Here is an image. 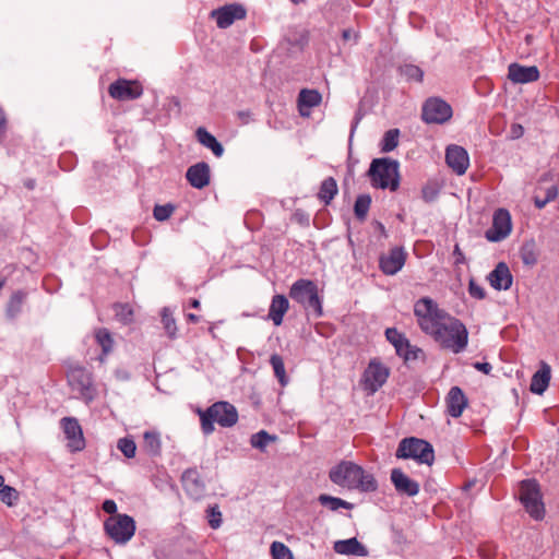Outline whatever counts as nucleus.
I'll list each match as a JSON object with an SVG mask.
<instances>
[{
	"label": "nucleus",
	"instance_id": "nucleus-47",
	"mask_svg": "<svg viewBox=\"0 0 559 559\" xmlns=\"http://www.w3.org/2000/svg\"><path fill=\"white\" fill-rule=\"evenodd\" d=\"M206 519L210 527L213 530H217L222 525V512L217 504L207 508Z\"/></svg>",
	"mask_w": 559,
	"mask_h": 559
},
{
	"label": "nucleus",
	"instance_id": "nucleus-43",
	"mask_svg": "<svg viewBox=\"0 0 559 559\" xmlns=\"http://www.w3.org/2000/svg\"><path fill=\"white\" fill-rule=\"evenodd\" d=\"M117 448L127 459H133L136 453V444L131 437L120 438L117 442Z\"/></svg>",
	"mask_w": 559,
	"mask_h": 559
},
{
	"label": "nucleus",
	"instance_id": "nucleus-53",
	"mask_svg": "<svg viewBox=\"0 0 559 559\" xmlns=\"http://www.w3.org/2000/svg\"><path fill=\"white\" fill-rule=\"evenodd\" d=\"M392 543L397 547L404 548L408 545V539L402 530L392 528Z\"/></svg>",
	"mask_w": 559,
	"mask_h": 559
},
{
	"label": "nucleus",
	"instance_id": "nucleus-24",
	"mask_svg": "<svg viewBox=\"0 0 559 559\" xmlns=\"http://www.w3.org/2000/svg\"><path fill=\"white\" fill-rule=\"evenodd\" d=\"M333 549L336 554L346 556L367 557L369 555L368 548L356 537L336 540Z\"/></svg>",
	"mask_w": 559,
	"mask_h": 559
},
{
	"label": "nucleus",
	"instance_id": "nucleus-35",
	"mask_svg": "<svg viewBox=\"0 0 559 559\" xmlns=\"http://www.w3.org/2000/svg\"><path fill=\"white\" fill-rule=\"evenodd\" d=\"M356 489L361 492H374L378 489V481L371 473L361 467V475H358Z\"/></svg>",
	"mask_w": 559,
	"mask_h": 559
},
{
	"label": "nucleus",
	"instance_id": "nucleus-6",
	"mask_svg": "<svg viewBox=\"0 0 559 559\" xmlns=\"http://www.w3.org/2000/svg\"><path fill=\"white\" fill-rule=\"evenodd\" d=\"M519 499L530 516L540 521L545 516V507L540 487L536 479L528 478L520 483Z\"/></svg>",
	"mask_w": 559,
	"mask_h": 559
},
{
	"label": "nucleus",
	"instance_id": "nucleus-48",
	"mask_svg": "<svg viewBox=\"0 0 559 559\" xmlns=\"http://www.w3.org/2000/svg\"><path fill=\"white\" fill-rule=\"evenodd\" d=\"M0 500L8 507H13L19 500V492L11 486H5L0 489Z\"/></svg>",
	"mask_w": 559,
	"mask_h": 559
},
{
	"label": "nucleus",
	"instance_id": "nucleus-34",
	"mask_svg": "<svg viewBox=\"0 0 559 559\" xmlns=\"http://www.w3.org/2000/svg\"><path fill=\"white\" fill-rule=\"evenodd\" d=\"M371 197L368 193L359 194L356 198L354 203V214L358 221L362 222L366 219L371 205Z\"/></svg>",
	"mask_w": 559,
	"mask_h": 559
},
{
	"label": "nucleus",
	"instance_id": "nucleus-57",
	"mask_svg": "<svg viewBox=\"0 0 559 559\" xmlns=\"http://www.w3.org/2000/svg\"><path fill=\"white\" fill-rule=\"evenodd\" d=\"M510 133L512 139H520L524 134V128L519 123H513Z\"/></svg>",
	"mask_w": 559,
	"mask_h": 559
},
{
	"label": "nucleus",
	"instance_id": "nucleus-60",
	"mask_svg": "<svg viewBox=\"0 0 559 559\" xmlns=\"http://www.w3.org/2000/svg\"><path fill=\"white\" fill-rule=\"evenodd\" d=\"M374 228L376 230L379 231V234L383 237V238H386L388 237V233H386V229H385V226L379 222V221H376L374 222Z\"/></svg>",
	"mask_w": 559,
	"mask_h": 559
},
{
	"label": "nucleus",
	"instance_id": "nucleus-27",
	"mask_svg": "<svg viewBox=\"0 0 559 559\" xmlns=\"http://www.w3.org/2000/svg\"><path fill=\"white\" fill-rule=\"evenodd\" d=\"M198 142L212 151L214 156L222 157L224 154L223 144L204 127H199L195 131Z\"/></svg>",
	"mask_w": 559,
	"mask_h": 559
},
{
	"label": "nucleus",
	"instance_id": "nucleus-49",
	"mask_svg": "<svg viewBox=\"0 0 559 559\" xmlns=\"http://www.w3.org/2000/svg\"><path fill=\"white\" fill-rule=\"evenodd\" d=\"M175 211V206L171 203H166L163 205H155L153 210V216L158 222H164L168 219Z\"/></svg>",
	"mask_w": 559,
	"mask_h": 559
},
{
	"label": "nucleus",
	"instance_id": "nucleus-42",
	"mask_svg": "<svg viewBox=\"0 0 559 559\" xmlns=\"http://www.w3.org/2000/svg\"><path fill=\"white\" fill-rule=\"evenodd\" d=\"M272 559H294L293 552L288 546L282 542H273L271 544Z\"/></svg>",
	"mask_w": 559,
	"mask_h": 559
},
{
	"label": "nucleus",
	"instance_id": "nucleus-23",
	"mask_svg": "<svg viewBox=\"0 0 559 559\" xmlns=\"http://www.w3.org/2000/svg\"><path fill=\"white\" fill-rule=\"evenodd\" d=\"M447 413L453 417L459 418L465 407L467 406V397L460 386H452L445 397Z\"/></svg>",
	"mask_w": 559,
	"mask_h": 559
},
{
	"label": "nucleus",
	"instance_id": "nucleus-9",
	"mask_svg": "<svg viewBox=\"0 0 559 559\" xmlns=\"http://www.w3.org/2000/svg\"><path fill=\"white\" fill-rule=\"evenodd\" d=\"M69 385L78 391L80 396L90 403L96 397V389L93 384L92 373L84 367H71L67 374Z\"/></svg>",
	"mask_w": 559,
	"mask_h": 559
},
{
	"label": "nucleus",
	"instance_id": "nucleus-51",
	"mask_svg": "<svg viewBox=\"0 0 559 559\" xmlns=\"http://www.w3.org/2000/svg\"><path fill=\"white\" fill-rule=\"evenodd\" d=\"M468 294L471 297L483 300L486 298V290L483 286L477 284V282L474 278H471L468 282Z\"/></svg>",
	"mask_w": 559,
	"mask_h": 559
},
{
	"label": "nucleus",
	"instance_id": "nucleus-22",
	"mask_svg": "<svg viewBox=\"0 0 559 559\" xmlns=\"http://www.w3.org/2000/svg\"><path fill=\"white\" fill-rule=\"evenodd\" d=\"M490 286L496 290H508L513 283V276L506 262H499L487 276Z\"/></svg>",
	"mask_w": 559,
	"mask_h": 559
},
{
	"label": "nucleus",
	"instance_id": "nucleus-38",
	"mask_svg": "<svg viewBox=\"0 0 559 559\" xmlns=\"http://www.w3.org/2000/svg\"><path fill=\"white\" fill-rule=\"evenodd\" d=\"M399 72L402 76H404L407 81H414L417 83H421L424 80V71L420 67L412 63L403 64L399 68Z\"/></svg>",
	"mask_w": 559,
	"mask_h": 559
},
{
	"label": "nucleus",
	"instance_id": "nucleus-40",
	"mask_svg": "<svg viewBox=\"0 0 559 559\" xmlns=\"http://www.w3.org/2000/svg\"><path fill=\"white\" fill-rule=\"evenodd\" d=\"M276 439V436L270 435L265 430H260L253 433L250 438V444L252 448L260 451H264L267 444Z\"/></svg>",
	"mask_w": 559,
	"mask_h": 559
},
{
	"label": "nucleus",
	"instance_id": "nucleus-7",
	"mask_svg": "<svg viewBox=\"0 0 559 559\" xmlns=\"http://www.w3.org/2000/svg\"><path fill=\"white\" fill-rule=\"evenodd\" d=\"M136 523L126 513L109 516L104 521L105 534L117 545H126L134 536Z\"/></svg>",
	"mask_w": 559,
	"mask_h": 559
},
{
	"label": "nucleus",
	"instance_id": "nucleus-52",
	"mask_svg": "<svg viewBox=\"0 0 559 559\" xmlns=\"http://www.w3.org/2000/svg\"><path fill=\"white\" fill-rule=\"evenodd\" d=\"M362 117H364V114H362L361 109L359 108L355 112L354 119H353V121L350 123V130H349V136H348V148L349 150L352 148L353 139H354L355 132H356V130L358 128V124L361 121Z\"/></svg>",
	"mask_w": 559,
	"mask_h": 559
},
{
	"label": "nucleus",
	"instance_id": "nucleus-14",
	"mask_svg": "<svg viewBox=\"0 0 559 559\" xmlns=\"http://www.w3.org/2000/svg\"><path fill=\"white\" fill-rule=\"evenodd\" d=\"M406 258L407 252L403 247H394L388 253L380 255L379 269L385 275H395L405 265Z\"/></svg>",
	"mask_w": 559,
	"mask_h": 559
},
{
	"label": "nucleus",
	"instance_id": "nucleus-55",
	"mask_svg": "<svg viewBox=\"0 0 559 559\" xmlns=\"http://www.w3.org/2000/svg\"><path fill=\"white\" fill-rule=\"evenodd\" d=\"M102 509L105 513L109 514V516H114L116 514H119L117 512V503L115 500L112 499H106L104 500V502L102 503Z\"/></svg>",
	"mask_w": 559,
	"mask_h": 559
},
{
	"label": "nucleus",
	"instance_id": "nucleus-10",
	"mask_svg": "<svg viewBox=\"0 0 559 559\" xmlns=\"http://www.w3.org/2000/svg\"><path fill=\"white\" fill-rule=\"evenodd\" d=\"M358 475H361V466L350 461H342L329 472L333 484L349 489H356Z\"/></svg>",
	"mask_w": 559,
	"mask_h": 559
},
{
	"label": "nucleus",
	"instance_id": "nucleus-29",
	"mask_svg": "<svg viewBox=\"0 0 559 559\" xmlns=\"http://www.w3.org/2000/svg\"><path fill=\"white\" fill-rule=\"evenodd\" d=\"M26 298L27 292L23 289H17L10 296L5 307V316L10 320H14L20 316Z\"/></svg>",
	"mask_w": 559,
	"mask_h": 559
},
{
	"label": "nucleus",
	"instance_id": "nucleus-15",
	"mask_svg": "<svg viewBox=\"0 0 559 559\" xmlns=\"http://www.w3.org/2000/svg\"><path fill=\"white\" fill-rule=\"evenodd\" d=\"M108 93L118 100H133L143 94V87L136 81L118 79L109 85Z\"/></svg>",
	"mask_w": 559,
	"mask_h": 559
},
{
	"label": "nucleus",
	"instance_id": "nucleus-3",
	"mask_svg": "<svg viewBox=\"0 0 559 559\" xmlns=\"http://www.w3.org/2000/svg\"><path fill=\"white\" fill-rule=\"evenodd\" d=\"M289 297L299 304L304 310L316 318L323 316L322 298L319 296L318 285L307 278H299L289 288Z\"/></svg>",
	"mask_w": 559,
	"mask_h": 559
},
{
	"label": "nucleus",
	"instance_id": "nucleus-16",
	"mask_svg": "<svg viewBox=\"0 0 559 559\" xmlns=\"http://www.w3.org/2000/svg\"><path fill=\"white\" fill-rule=\"evenodd\" d=\"M61 425L66 438L68 439V449L70 452H80L85 448V439L79 420L74 417H64Z\"/></svg>",
	"mask_w": 559,
	"mask_h": 559
},
{
	"label": "nucleus",
	"instance_id": "nucleus-36",
	"mask_svg": "<svg viewBox=\"0 0 559 559\" xmlns=\"http://www.w3.org/2000/svg\"><path fill=\"white\" fill-rule=\"evenodd\" d=\"M95 338L97 344L102 347V356L99 358L103 360V356H107L111 352L114 340L106 328L98 329L95 333Z\"/></svg>",
	"mask_w": 559,
	"mask_h": 559
},
{
	"label": "nucleus",
	"instance_id": "nucleus-54",
	"mask_svg": "<svg viewBox=\"0 0 559 559\" xmlns=\"http://www.w3.org/2000/svg\"><path fill=\"white\" fill-rule=\"evenodd\" d=\"M294 221L302 227L310 225V215L302 209H297L293 214Z\"/></svg>",
	"mask_w": 559,
	"mask_h": 559
},
{
	"label": "nucleus",
	"instance_id": "nucleus-19",
	"mask_svg": "<svg viewBox=\"0 0 559 559\" xmlns=\"http://www.w3.org/2000/svg\"><path fill=\"white\" fill-rule=\"evenodd\" d=\"M181 483L185 491L193 499H200L204 496L205 484L201 478L199 471L193 468L186 469L181 475Z\"/></svg>",
	"mask_w": 559,
	"mask_h": 559
},
{
	"label": "nucleus",
	"instance_id": "nucleus-59",
	"mask_svg": "<svg viewBox=\"0 0 559 559\" xmlns=\"http://www.w3.org/2000/svg\"><path fill=\"white\" fill-rule=\"evenodd\" d=\"M474 368L478 371L484 372L485 374H489L490 371L492 370V366L487 361H484V362L477 361L474 364Z\"/></svg>",
	"mask_w": 559,
	"mask_h": 559
},
{
	"label": "nucleus",
	"instance_id": "nucleus-44",
	"mask_svg": "<svg viewBox=\"0 0 559 559\" xmlns=\"http://www.w3.org/2000/svg\"><path fill=\"white\" fill-rule=\"evenodd\" d=\"M520 257L525 265H535L537 263V254L535 252L534 243H524L520 249Z\"/></svg>",
	"mask_w": 559,
	"mask_h": 559
},
{
	"label": "nucleus",
	"instance_id": "nucleus-56",
	"mask_svg": "<svg viewBox=\"0 0 559 559\" xmlns=\"http://www.w3.org/2000/svg\"><path fill=\"white\" fill-rule=\"evenodd\" d=\"M452 254H453V258H454V265L455 266H459L461 264H465L466 263V258H465L464 253L462 252L459 243L454 245Z\"/></svg>",
	"mask_w": 559,
	"mask_h": 559
},
{
	"label": "nucleus",
	"instance_id": "nucleus-1",
	"mask_svg": "<svg viewBox=\"0 0 559 559\" xmlns=\"http://www.w3.org/2000/svg\"><path fill=\"white\" fill-rule=\"evenodd\" d=\"M417 323L426 335L430 336L441 348L453 354L464 352L468 345L466 325L447 310L440 308L430 297H423L414 305Z\"/></svg>",
	"mask_w": 559,
	"mask_h": 559
},
{
	"label": "nucleus",
	"instance_id": "nucleus-41",
	"mask_svg": "<svg viewBox=\"0 0 559 559\" xmlns=\"http://www.w3.org/2000/svg\"><path fill=\"white\" fill-rule=\"evenodd\" d=\"M395 353L399 357L403 358V360L405 362L415 361L425 356L424 350L420 347L411 344L409 341H408L407 347L403 346L401 352H395Z\"/></svg>",
	"mask_w": 559,
	"mask_h": 559
},
{
	"label": "nucleus",
	"instance_id": "nucleus-17",
	"mask_svg": "<svg viewBox=\"0 0 559 559\" xmlns=\"http://www.w3.org/2000/svg\"><path fill=\"white\" fill-rule=\"evenodd\" d=\"M445 162L456 175L462 176L469 166V156L463 146L451 144L445 150Z\"/></svg>",
	"mask_w": 559,
	"mask_h": 559
},
{
	"label": "nucleus",
	"instance_id": "nucleus-12",
	"mask_svg": "<svg viewBox=\"0 0 559 559\" xmlns=\"http://www.w3.org/2000/svg\"><path fill=\"white\" fill-rule=\"evenodd\" d=\"M512 230L511 214L507 209L495 211L492 225L485 231V238L490 242H499L506 239Z\"/></svg>",
	"mask_w": 559,
	"mask_h": 559
},
{
	"label": "nucleus",
	"instance_id": "nucleus-5",
	"mask_svg": "<svg viewBox=\"0 0 559 559\" xmlns=\"http://www.w3.org/2000/svg\"><path fill=\"white\" fill-rule=\"evenodd\" d=\"M395 456L403 460H414L419 464L432 465L435 450L430 442L417 437L403 438L396 449Z\"/></svg>",
	"mask_w": 559,
	"mask_h": 559
},
{
	"label": "nucleus",
	"instance_id": "nucleus-2",
	"mask_svg": "<svg viewBox=\"0 0 559 559\" xmlns=\"http://www.w3.org/2000/svg\"><path fill=\"white\" fill-rule=\"evenodd\" d=\"M367 177L374 189L390 190L400 188V163L390 157L373 158L367 170Z\"/></svg>",
	"mask_w": 559,
	"mask_h": 559
},
{
	"label": "nucleus",
	"instance_id": "nucleus-30",
	"mask_svg": "<svg viewBox=\"0 0 559 559\" xmlns=\"http://www.w3.org/2000/svg\"><path fill=\"white\" fill-rule=\"evenodd\" d=\"M337 191L338 188L336 180L333 177H328L320 185L318 198L325 205H329L337 194Z\"/></svg>",
	"mask_w": 559,
	"mask_h": 559
},
{
	"label": "nucleus",
	"instance_id": "nucleus-4",
	"mask_svg": "<svg viewBox=\"0 0 559 559\" xmlns=\"http://www.w3.org/2000/svg\"><path fill=\"white\" fill-rule=\"evenodd\" d=\"M201 428L209 436L214 431V423L222 427H233L238 421L237 408L229 402L219 401L205 411H199Z\"/></svg>",
	"mask_w": 559,
	"mask_h": 559
},
{
	"label": "nucleus",
	"instance_id": "nucleus-62",
	"mask_svg": "<svg viewBox=\"0 0 559 559\" xmlns=\"http://www.w3.org/2000/svg\"><path fill=\"white\" fill-rule=\"evenodd\" d=\"M187 318H188V320H189V321H191V322H193V323H198V322H199V320H200V318H199L197 314H194V313H189V314L187 316Z\"/></svg>",
	"mask_w": 559,
	"mask_h": 559
},
{
	"label": "nucleus",
	"instance_id": "nucleus-50",
	"mask_svg": "<svg viewBox=\"0 0 559 559\" xmlns=\"http://www.w3.org/2000/svg\"><path fill=\"white\" fill-rule=\"evenodd\" d=\"M116 317L122 323H130L133 320V310L128 304H118L116 306Z\"/></svg>",
	"mask_w": 559,
	"mask_h": 559
},
{
	"label": "nucleus",
	"instance_id": "nucleus-58",
	"mask_svg": "<svg viewBox=\"0 0 559 559\" xmlns=\"http://www.w3.org/2000/svg\"><path fill=\"white\" fill-rule=\"evenodd\" d=\"M558 195V189L556 186H550L545 191V201L551 202L554 201Z\"/></svg>",
	"mask_w": 559,
	"mask_h": 559
},
{
	"label": "nucleus",
	"instance_id": "nucleus-39",
	"mask_svg": "<svg viewBox=\"0 0 559 559\" xmlns=\"http://www.w3.org/2000/svg\"><path fill=\"white\" fill-rule=\"evenodd\" d=\"M270 364L273 368L275 377L278 379L281 385L285 386L288 383V378L285 371V365L282 356L273 354L270 358Z\"/></svg>",
	"mask_w": 559,
	"mask_h": 559
},
{
	"label": "nucleus",
	"instance_id": "nucleus-37",
	"mask_svg": "<svg viewBox=\"0 0 559 559\" xmlns=\"http://www.w3.org/2000/svg\"><path fill=\"white\" fill-rule=\"evenodd\" d=\"M386 341L393 345L395 352H401L403 346H408V338L396 328H388L385 330Z\"/></svg>",
	"mask_w": 559,
	"mask_h": 559
},
{
	"label": "nucleus",
	"instance_id": "nucleus-28",
	"mask_svg": "<svg viewBox=\"0 0 559 559\" xmlns=\"http://www.w3.org/2000/svg\"><path fill=\"white\" fill-rule=\"evenodd\" d=\"M322 95L317 90L302 88L298 95V109L301 116H308L309 112L305 108L310 109L320 105Z\"/></svg>",
	"mask_w": 559,
	"mask_h": 559
},
{
	"label": "nucleus",
	"instance_id": "nucleus-63",
	"mask_svg": "<svg viewBox=\"0 0 559 559\" xmlns=\"http://www.w3.org/2000/svg\"><path fill=\"white\" fill-rule=\"evenodd\" d=\"M190 307L198 309L200 308V301L198 299H191Z\"/></svg>",
	"mask_w": 559,
	"mask_h": 559
},
{
	"label": "nucleus",
	"instance_id": "nucleus-46",
	"mask_svg": "<svg viewBox=\"0 0 559 559\" xmlns=\"http://www.w3.org/2000/svg\"><path fill=\"white\" fill-rule=\"evenodd\" d=\"M440 194V187L437 182H427L421 188V198L426 203H431L437 200Z\"/></svg>",
	"mask_w": 559,
	"mask_h": 559
},
{
	"label": "nucleus",
	"instance_id": "nucleus-26",
	"mask_svg": "<svg viewBox=\"0 0 559 559\" xmlns=\"http://www.w3.org/2000/svg\"><path fill=\"white\" fill-rule=\"evenodd\" d=\"M289 308L288 298L285 295H275L271 300L267 317L273 324L278 326L283 323V318Z\"/></svg>",
	"mask_w": 559,
	"mask_h": 559
},
{
	"label": "nucleus",
	"instance_id": "nucleus-20",
	"mask_svg": "<svg viewBox=\"0 0 559 559\" xmlns=\"http://www.w3.org/2000/svg\"><path fill=\"white\" fill-rule=\"evenodd\" d=\"M186 179L194 189H203L210 185L211 169L207 163L199 162L188 167Z\"/></svg>",
	"mask_w": 559,
	"mask_h": 559
},
{
	"label": "nucleus",
	"instance_id": "nucleus-61",
	"mask_svg": "<svg viewBox=\"0 0 559 559\" xmlns=\"http://www.w3.org/2000/svg\"><path fill=\"white\" fill-rule=\"evenodd\" d=\"M548 203H549L548 201H545V198H543V199H542V198H540V197H538V195H536V197L534 198V204H535V206H536L537 209H539V210H540V209H544Z\"/></svg>",
	"mask_w": 559,
	"mask_h": 559
},
{
	"label": "nucleus",
	"instance_id": "nucleus-18",
	"mask_svg": "<svg viewBox=\"0 0 559 559\" xmlns=\"http://www.w3.org/2000/svg\"><path fill=\"white\" fill-rule=\"evenodd\" d=\"M390 480L401 496L415 497L419 492L418 481L408 477L401 468L391 469Z\"/></svg>",
	"mask_w": 559,
	"mask_h": 559
},
{
	"label": "nucleus",
	"instance_id": "nucleus-33",
	"mask_svg": "<svg viewBox=\"0 0 559 559\" xmlns=\"http://www.w3.org/2000/svg\"><path fill=\"white\" fill-rule=\"evenodd\" d=\"M318 501L323 507L329 508L331 511H336L340 508L352 510L354 508V504L350 502H347L346 500H343L338 497H333L330 495L322 493L318 497Z\"/></svg>",
	"mask_w": 559,
	"mask_h": 559
},
{
	"label": "nucleus",
	"instance_id": "nucleus-45",
	"mask_svg": "<svg viewBox=\"0 0 559 559\" xmlns=\"http://www.w3.org/2000/svg\"><path fill=\"white\" fill-rule=\"evenodd\" d=\"M162 322L167 335L170 338H175L177 334V325L175 318L167 308H164L162 311Z\"/></svg>",
	"mask_w": 559,
	"mask_h": 559
},
{
	"label": "nucleus",
	"instance_id": "nucleus-64",
	"mask_svg": "<svg viewBox=\"0 0 559 559\" xmlns=\"http://www.w3.org/2000/svg\"><path fill=\"white\" fill-rule=\"evenodd\" d=\"M26 188L34 189L35 187V180L31 179L25 182Z\"/></svg>",
	"mask_w": 559,
	"mask_h": 559
},
{
	"label": "nucleus",
	"instance_id": "nucleus-21",
	"mask_svg": "<svg viewBox=\"0 0 559 559\" xmlns=\"http://www.w3.org/2000/svg\"><path fill=\"white\" fill-rule=\"evenodd\" d=\"M540 76L536 66H522L513 62L508 67V79L513 83L526 84L536 82Z\"/></svg>",
	"mask_w": 559,
	"mask_h": 559
},
{
	"label": "nucleus",
	"instance_id": "nucleus-31",
	"mask_svg": "<svg viewBox=\"0 0 559 559\" xmlns=\"http://www.w3.org/2000/svg\"><path fill=\"white\" fill-rule=\"evenodd\" d=\"M401 131L397 128L390 129L383 133L379 147L381 153H390L394 151L400 143Z\"/></svg>",
	"mask_w": 559,
	"mask_h": 559
},
{
	"label": "nucleus",
	"instance_id": "nucleus-25",
	"mask_svg": "<svg viewBox=\"0 0 559 559\" xmlns=\"http://www.w3.org/2000/svg\"><path fill=\"white\" fill-rule=\"evenodd\" d=\"M550 379V366L547 362L542 361L539 369L532 377L530 384L531 392L534 394L542 395L549 386Z\"/></svg>",
	"mask_w": 559,
	"mask_h": 559
},
{
	"label": "nucleus",
	"instance_id": "nucleus-13",
	"mask_svg": "<svg viewBox=\"0 0 559 559\" xmlns=\"http://www.w3.org/2000/svg\"><path fill=\"white\" fill-rule=\"evenodd\" d=\"M210 16L216 21L218 28L225 29L235 21L246 19L247 10L240 3H230L212 10Z\"/></svg>",
	"mask_w": 559,
	"mask_h": 559
},
{
	"label": "nucleus",
	"instance_id": "nucleus-8",
	"mask_svg": "<svg viewBox=\"0 0 559 559\" xmlns=\"http://www.w3.org/2000/svg\"><path fill=\"white\" fill-rule=\"evenodd\" d=\"M453 116L451 105L441 97L427 98L421 107V120L427 124H443Z\"/></svg>",
	"mask_w": 559,
	"mask_h": 559
},
{
	"label": "nucleus",
	"instance_id": "nucleus-11",
	"mask_svg": "<svg viewBox=\"0 0 559 559\" xmlns=\"http://www.w3.org/2000/svg\"><path fill=\"white\" fill-rule=\"evenodd\" d=\"M390 369L378 358L369 361L361 378L365 390L370 393L377 392L388 381Z\"/></svg>",
	"mask_w": 559,
	"mask_h": 559
},
{
	"label": "nucleus",
	"instance_id": "nucleus-32",
	"mask_svg": "<svg viewBox=\"0 0 559 559\" xmlns=\"http://www.w3.org/2000/svg\"><path fill=\"white\" fill-rule=\"evenodd\" d=\"M144 449L151 456L160 455L162 442L159 435L155 431H145L143 435Z\"/></svg>",
	"mask_w": 559,
	"mask_h": 559
}]
</instances>
